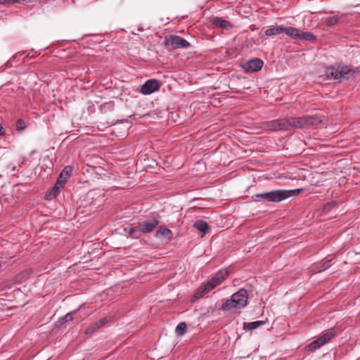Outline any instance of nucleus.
<instances>
[{"mask_svg": "<svg viewBox=\"0 0 360 360\" xmlns=\"http://www.w3.org/2000/svg\"><path fill=\"white\" fill-rule=\"evenodd\" d=\"M316 39V36L313 34L311 32L301 31L300 38L299 40H303L306 41H314Z\"/></svg>", "mask_w": 360, "mask_h": 360, "instance_id": "nucleus-21", "label": "nucleus"}, {"mask_svg": "<svg viewBox=\"0 0 360 360\" xmlns=\"http://www.w3.org/2000/svg\"><path fill=\"white\" fill-rule=\"evenodd\" d=\"M248 300V293L245 288H240L238 291L233 293L230 299L224 300L221 309L222 310H229L231 309H240L244 307Z\"/></svg>", "mask_w": 360, "mask_h": 360, "instance_id": "nucleus-4", "label": "nucleus"}, {"mask_svg": "<svg viewBox=\"0 0 360 360\" xmlns=\"http://www.w3.org/2000/svg\"><path fill=\"white\" fill-rule=\"evenodd\" d=\"M26 127L25 122L22 119H18L16 122V129L18 131H22Z\"/></svg>", "mask_w": 360, "mask_h": 360, "instance_id": "nucleus-29", "label": "nucleus"}, {"mask_svg": "<svg viewBox=\"0 0 360 360\" xmlns=\"http://www.w3.org/2000/svg\"><path fill=\"white\" fill-rule=\"evenodd\" d=\"M297 120L299 129H316L323 122L322 119L318 116L304 115L297 117Z\"/></svg>", "mask_w": 360, "mask_h": 360, "instance_id": "nucleus-6", "label": "nucleus"}, {"mask_svg": "<svg viewBox=\"0 0 360 360\" xmlns=\"http://www.w3.org/2000/svg\"><path fill=\"white\" fill-rule=\"evenodd\" d=\"M300 191V189L274 190L269 192L256 193L252 196V199L255 202L262 204L280 202L291 196L298 195Z\"/></svg>", "mask_w": 360, "mask_h": 360, "instance_id": "nucleus-1", "label": "nucleus"}, {"mask_svg": "<svg viewBox=\"0 0 360 360\" xmlns=\"http://www.w3.org/2000/svg\"><path fill=\"white\" fill-rule=\"evenodd\" d=\"M160 89L159 83L156 79L146 81L141 88V93L143 95H149Z\"/></svg>", "mask_w": 360, "mask_h": 360, "instance_id": "nucleus-11", "label": "nucleus"}, {"mask_svg": "<svg viewBox=\"0 0 360 360\" xmlns=\"http://www.w3.org/2000/svg\"><path fill=\"white\" fill-rule=\"evenodd\" d=\"M102 326L101 324H99V321H96V322H94L93 323L91 326H89V327H87L85 330V333L86 334H91V333H94L96 330L99 329L100 328H101Z\"/></svg>", "mask_w": 360, "mask_h": 360, "instance_id": "nucleus-24", "label": "nucleus"}, {"mask_svg": "<svg viewBox=\"0 0 360 360\" xmlns=\"http://www.w3.org/2000/svg\"><path fill=\"white\" fill-rule=\"evenodd\" d=\"M323 345L321 343L320 340L317 338L314 341L311 342L309 345H308L307 347L309 351L314 352L317 349L320 348Z\"/></svg>", "mask_w": 360, "mask_h": 360, "instance_id": "nucleus-25", "label": "nucleus"}, {"mask_svg": "<svg viewBox=\"0 0 360 360\" xmlns=\"http://www.w3.org/2000/svg\"><path fill=\"white\" fill-rule=\"evenodd\" d=\"M338 205V202L336 201H331V202H327L326 204H325L323 205V211L325 212H330L333 208H334L335 207H336Z\"/></svg>", "mask_w": 360, "mask_h": 360, "instance_id": "nucleus-28", "label": "nucleus"}, {"mask_svg": "<svg viewBox=\"0 0 360 360\" xmlns=\"http://www.w3.org/2000/svg\"><path fill=\"white\" fill-rule=\"evenodd\" d=\"M143 232L141 231V227L139 225L131 227L128 232V237L135 239H139L142 236Z\"/></svg>", "mask_w": 360, "mask_h": 360, "instance_id": "nucleus-20", "label": "nucleus"}, {"mask_svg": "<svg viewBox=\"0 0 360 360\" xmlns=\"http://www.w3.org/2000/svg\"><path fill=\"white\" fill-rule=\"evenodd\" d=\"M340 20V17L338 15H334L328 17L324 19V22L328 27H333L338 24Z\"/></svg>", "mask_w": 360, "mask_h": 360, "instance_id": "nucleus-22", "label": "nucleus"}, {"mask_svg": "<svg viewBox=\"0 0 360 360\" xmlns=\"http://www.w3.org/2000/svg\"><path fill=\"white\" fill-rule=\"evenodd\" d=\"M65 183H62L60 180L57 179V180H56V184H55V185H54V186H55V187H57L58 188H59L60 190H61V189L63 188V186H64V185H65Z\"/></svg>", "mask_w": 360, "mask_h": 360, "instance_id": "nucleus-32", "label": "nucleus"}, {"mask_svg": "<svg viewBox=\"0 0 360 360\" xmlns=\"http://www.w3.org/2000/svg\"><path fill=\"white\" fill-rule=\"evenodd\" d=\"M73 167L70 165L65 167V168L60 173L58 179L60 180L62 183H66L68 179L72 175Z\"/></svg>", "mask_w": 360, "mask_h": 360, "instance_id": "nucleus-13", "label": "nucleus"}, {"mask_svg": "<svg viewBox=\"0 0 360 360\" xmlns=\"http://www.w3.org/2000/svg\"><path fill=\"white\" fill-rule=\"evenodd\" d=\"M51 189H52V190H53V191H55V192H56V194H58V195L59 194V193H60V190L59 188H58L57 187H55V186H53Z\"/></svg>", "mask_w": 360, "mask_h": 360, "instance_id": "nucleus-35", "label": "nucleus"}, {"mask_svg": "<svg viewBox=\"0 0 360 360\" xmlns=\"http://www.w3.org/2000/svg\"><path fill=\"white\" fill-rule=\"evenodd\" d=\"M98 321H99V324H101L102 326H103L108 321V319L107 317H103V318L101 319L100 320H98Z\"/></svg>", "mask_w": 360, "mask_h": 360, "instance_id": "nucleus-33", "label": "nucleus"}, {"mask_svg": "<svg viewBox=\"0 0 360 360\" xmlns=\"http://www.w3.org/2000/svg\"><path fill=\"white\" fill-rule=\"evenodd\" d=\"M12 171L15 172L16 171V166L13 165L12 166Z\"/></svg>", "mask_w": 360, "mask_h": 360, "instance_id": "nucleus-37", "label": "nucleus"}, {"mask_svg": "<svg viewBox=\"0 0 360 360\" xmlns=\"http://www.w3.org/2000/svg\"><path fill=\"white\" fill-rule=\"evenodd\" d=\"M301 31L300 29L293 27H284V33L293 39H300Z\"/></svg>", "mask_w": 360, "mask_h": 360, "instance_id": "nucleus-15", "label": "nucleus"}, {"mask_svg": "<svg viewBox=\"0 0 360 360\" xmlns=\"http://www.w3.org/2000/svg\"><path fill=\"white\" fill-rule=\"evenodd\" d=\"M160 223V216H153L145 221L142 224H139V225L141 227V231H142L143 233H150L154 231V229L157 227V226Z\"/></svg>", "mask_w": 360, "mask_h": 360, "instance_id": "nucleus-8", "label": "nucleus"}, {"mask_svg": "<svg viewBox=\"0 0 360 360\" xmlns=\"http://www.w3.org/2000/svg\"><path fill=\"white\" fill-rule=\"evenodd\" d=\"M57 195H58V194H56L55 191L51 189L46 194V200H52V199L55 198Z\"/></svg>", "mask_w": 360, "mask_h": 360, "instance_id": "nucleus-30", "label": "nucleus"}, {"mask_svg": "<svg viewBox=\"0 0 360 360\" xmlns=\"http://www.w3.org/2000/svg\"><path fill=\"white\" fill-rule=\"evenodd\" d=\"M229 271L227 270H219L217 274L211 278L210 280L206 283H202L198 287L193 297L191 299L192 302L202 298L205 295L208 293L212 289L220 285L225 278L228 276Z\"/></svg>", "mask_w": 360, "mask_h": 360, "instance_id": "nucleus-3", "label": "nucleus"}, {"mask_svg": "<svg viewBox=\"0 0 360 360\" xmlns=\"http://www.w3.org/2000/svg\"><path fill=\"white\" fill-rule=\"evenodd\" d=\"M229 271L227 270H219L217 274L211 278L210 280L206 283H202L198 287L193 297L191 299L192 302L202 298L205 295L208 293L212 289L220 285L225 278L228 276Z\"/></svg>", "mask_w": 360, "mask_h": 360, "instance_id": "nucleus-2", "label": "nucleus"}, {"mask_svg": "<svg viewBox=\"0 0 360 360\" xmlns=\"http://www.w3.org/2000/svg\"><path fill=\"white\" fill-rule=\"evenodd\" d=\"M210 22L216 27L229 30L233 27L232 23L220 17H213L210 20Z\"/></svg>", "mask_w": 360, "mask_h": 360, "instance_id": "nucleus-12", "label": "nucleus"}, {"mask_svg": "<svg viewBox=\"0 0 360 360\" xmlns=\"http://www.w3.org/2000/svg\"><path fill=\"white\" fill-rule=\"evenodd\" d=\"M355 72H356V70L345 65L338 67L330 66L326 70L327 76L338 82H341L344 79H349L351 75Z\"/></svg>", "mask_w": 360, "mask_h": 360, "instance_id": "nucleus-5", "label": "nucleus"}, {"mask_svg": "<svg viewBox=\"0 0 360 360\" xmlns=\"http://www.w3.org/2000/svg\"><path fill=\"white\" fill-rule=\"evenodd\" d=\"M282 33H284L283 25L272 26L266 29L264 32L266 37H273Z\"/></svg>", "mask_w": 360, "mask_h": 360, "instance_id": "nucleus-14", "label": "nucleus"}, {"mask_svg": "<svg viewBox=\"0 0 360 360\" xmlns=\"http://www.w3.org/2000/svg\"><path fill=\"white\" fill-rule=\"evenodd\" d=\"M264 62L262 60L255 58L247 61L243 68L248 72H255L259 71L263 67Z\"/></svg>", "mask_w": 360, "mask_h": 360, "instance_id": "nucleus-10", "label": "nucleus"}, {"mask_svg": "<svg viewBox=\"0 0 360 360\" xmlns=\"http://www.w3.org/2000/svg\"><path fill=\"white\" fill-rule=\"evenodd\" d=\"M111 106H112L111 103H103V104H102V105H101V107H100V108H101V111H104V110H105V108H107V107H111Z\"/></svg>", "mask_w": 360, "mask_h": 360, "instance_id": "nucleus-34", "label": "nucleus"}, {"mask_svg": "<svg viewBox=\"0 0 360 360\" xmlns=\"http://www.w3.org/2000/svg\"><path fill=\"white\" fill-rule=\"evenodd\" d=\"M187 326L184 322H181L178 324V326L176 328V332L178 335H184L186 331Z\"/></svg>", "mask_w": 360, "mask_h": 360, "instance_id": "nucleus-27", "label": "nucleus"}, {"mask_svg": "<svg viewBox=\"0 0 360 360\" xmlns=\"http://www.w3.org/2000/svg\"><path fill=\"white\" fill-rule=\"evenodd\" d=\"M155 236L157 238L164 237L170 240L173 237V233L170 229L160 226L156 231Z\"/></svg>", "mask_w": 360, "mask_h": 360, "instance_id": "nucleus-16", "label": "nucleus"}, {"mask_svg": "<svg viewBox=\"0 0 360 360\" xmlns=\"http://www.w3.org/2000/svg\"><path fill=\"white\" fill-rule=\"evenodd\" d=\"M2 130H3V127H2L1 124H0V136L2 135Z\"/></svg>", "mask_w": 360, "mask_h": 360, "instance_id": "nucleus-38", "label": "nucleus"}, {"mask_svg": "<svg viewBox=\"0 0 360 360\" xmlns=\"http://www.w3.org/2000/svg\"><path fill=\"white\" fill-rule=\"evenodd\" d=\"M335 335V333L333 330H328L321 333L318 338L323 345H325L329 342Z\"/></svg>", "mask_w": 360, "mask_h": 360, "instance_id": "nucleus-18", "label": "nucleus"}, {"mask_svg": "<svg viewBox=\"0 0 360 360\" xmlns=\"http://www.w3.org/2000/svg\"><path fill=\"white\" fill-rule=\"evenodd\" d=\"M264 324V322L262 321H256L252 322H244L243 328L245 330H253L255 329L258 328L260 326H262Z\"/></svg>", "mask_w": 360, "mask_h": 360, "instance_id": "nucleus-17", "label": "nucleus"}, {"mask_svg": "<svg viewBox=\"0 0 360 360\" xmlns=\"http://www.w3.org/2000/svg\"><path fill=\"white\" fill-rule=\"evenodd\" d=\"M268 128L272 131H289V123L288 118L274 120L268 123Z\"/></svg>", "mask_w": 360, "mask_h": 360, "instance_id": "nucleus-9", "label": "nucleus"}, {"mask_svg": "<svg viewBox=\"0 0 360 360\" xmlns=\"http://www.w3.org/2000/svg\"><path fill=\"white\" fill-rule=\"evenodd\" d=\"M18 56L15 55L12 57V58L10 59V60L7 63L8 64L10 63L11 61L17 60Z\"/></svg>", "mask_w": 360, "mask_h": 360, "instance_id": "nucleus-36", "label": "nucleus"}, {"mask_svg": "<svg viewBox=\"0 0 360 360\" xmlns=\"http://www.w3.org/2000/svg\"><path fill=\"white\" fill-rule=\"evenodd\" d=\"M80 310V309H78L77 310H75V311H72L70 313H68L65 316H64L61 320L63 321V322L64 323H67V322H69L70 321H72L74 318V316L77 314L79 311Z\"/></svg>", "mask_w": 360, "mask_h": 360, "instance_id": "nucleus-26", "label": "nucleus"}, {"mask_svg": "<svg viewBox=\"0 0 360 360\" xmlns=\"http://www.w3.org/2000/svg\"><path fill=\"white\" fill-rule=\"evenodd\" d=\"M330 265H331V260L330 259L326 261L321 266V267L319 269V271H323L326 270L327 269H328L330 266Z\"/></svg>", "mask_w": 360, "mask_h": 360, "instance_id": "nucleus-31", "label": "nucleus"}, {"mask_svg": "<svg viewBox=\"0 0 360 360\" xmlns=\"http://www.w3.org/2000/svg\"><path fill=\"white\" fill-rule=\"evenodd\" d=\"M22 165H23V162H20V163L19 164V166H20V167H21Z\"/></svg>", "mask_w": 360, "mask_h": 360, "instance_id": "nucleus-39", "label": "nucleus"}, {"mask_svg": "<svg viewBox=\"0 0 360 360\" xmlns=\"http://www.w3.org/2000/svg\"><path fill=\"white\" fill-rule=\"evenodd\" d=\"M289 123V131L295 129H298V120L297 117H288Z\"/></svg>", "mask_w": 360, "mask_h": 360, "instance_id": "nucleus-23", "label": "nucleus"}, {"mask_svg": "<svg viewBox=\"0 0 360 360\" xmlns=\"http://www.w3.org/2000/svg\"><path fill=\"white\" fill-rule=\"evenodd\" d=\"M193 226L195 229H196L197 230L201 231L203 233L202 236H205V234L206 233L207 231L209 229V225L208 224L202 220V219H199V220H197L194 224H193Z\"/></svg>", "mask_w": 360, "mask_h": 360, "instance_id": "nucleus-19", "label": "nucleus"}, {"mask_svg": "<svg viewBox=\"0 0 360 360\" xmlns=\"http://www.w3.org/2000/svg\"><path fill=\"white\" fill-rule=\"evenodd\" d=\"M164 44L166 47L171 46L173 49L188 48L190 46V43L177 35H170L169 37L165 38Z\"/></svg>", "mask_w": 360, "mask_h": 360, "instance_id": "nucleus-7", "label": "nucleus"}]
</instances>
